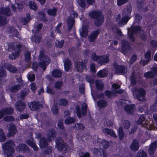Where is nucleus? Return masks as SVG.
I'll list each match as a JSON object with an SVG mask.
<instances>
[{
  "label": "nucleus",
  "instance_id": "nucleus-12",
  "mask_svg": "<svg viewBox=\"0 0 157 157\" xmlns=\"http://www.w3.org/2000/svg\"><path fill=\"white\" fill-rule=\"evenodd\" d=\"M114 72L116 74L125 73L127 71V69L125 67L115 65H114Z\"/></svg>",
  "mask_w": 157,
  "mask_h": 157
},
{
  "label": "nucleus",
  "instance_id": "nucleus-60",
  "mask_svg": "<svg viewBox=\"0 0 157 157\" xmlns=\"http://www.w3.org/2000/svg\"><path fill=\"white\" fill-rule=\"evenodd\" d=\"M52 111L53 113L57 114L58 112V109L56 105H54L52 109Z\"/></svg>",
  "mask_w": 157,
  "mask_h": 157
},
{
  "label": "nucleus",
  "instance_id": "nucleus-18",
  "mask_svg": "<svg viewBox=\"0 0 157 157\" xmlns=\"http://www.w3.org/2000/svg\"><path fill=\"white\" fill-rule=\"evenodd\" d=\"M26 143L31 147L35 151L38 150V147L34 142L33 138H31L30 139L26 141Z\"/></svg>",
  "mask_w": 157,
  "mask_h": 157
},
{
  "label": "nucleus",
  "instance_id": "nucleus-34",
  "mask_svg": "<svg viewBox=\"0 0 157 157\" xmlns=\"http://www.w3.org/2000/svg\"><path fill=\"white\" fill-rule=\"evenodd\" d=\"M120 87V85H118L117 84H114L112 85V90L113 92H115L117 93H119L120 94L121 93L123 92V90H116L119 88Z\"/></svg>",
  "mask_w": 157,
  "mask_h": 157
},
{
  "label": "nucleus",
  "instance_id": "nucleus-24",
  "mask_svg": "<svg viewBox=\"0 0 157 157\" xmlns=\"http://www.w3.org/2000/svg\"><path fill=\"white\" fill-rule=\"evenodd\" d=\"M93 151L94 155L98 157L101 155V151L103 153V157H106L107 155L106 153L104 151H103L101 149L98 150V149L95 148L94 149Z\"/></svg>",
  "mask_w": 157,
  "mask_h": 157
},
{
  "label": "nucleus",
  "instance_id": "nucleus-57",
  "mask_svg": "<svg viewBox=\"0 0 157 157\" xmlns=\"http://www.w3.org/2000/svg\"><path fill=\"white\" fill-rule=\"evenodd\" d=\"M144 120V116L143 115H141L140 117L139 120L136 121V123L138 124H140L143 123Z\"/></svg>",
  "mask_w": 157,
  "mask_h": 157
},
{
  "label": "nucleus",
  "instance_id": "nucleus-55",
  "mask_svg": "<svg viewBox=\"0 0 157 157\" xmlns=\"http://www.w3.org/2000/svg\"><path fill=\"white\" fill-rule=\"evenodd\" d=\"M101 56H97L95 53H93L92 55V58L93 60L94 61H98L100 59Z\"/></svg>",
  "mask_w": 157,
  "mask_h": 157
},
{
  "label": "nucleus",
  "instance_id": "nucleus-54",
  "mask_svg": "<svg viewBox=\"0 0 157 157\" xmlns=\"http://www.w3.org/2000/svg\"><path fill=\"white\" fill-rule=\"evenodd\" d=\"M29 6L30 8L34 10H36V6L35 4L33 2L30 1L29 2Z\"/></svg>",
  "mask_w": 157,
  "mask_h": 157
},
{
  "label": "nucleus",
  "instance_id": "nucleus-10",
  "mask_svg": "<svg viewBox=\"0 0 157 157\" xmlns=\"http://www.w3.org/2000/svg\"><path fill=\"white\" fill-rule=\"evenodd\" d=\"M86 61L85 60L77 62L75 64L76 69L79 72H82L84 70H86Z\"/></svg>",
  "mask_w": 157,
  "mask_h": 157
},
{
  "label": "nucleus",
  "instance_id": "nucleus-15",
  "mask_svg": "<svg viewBox=\"0 0 157 157\" xmlns=\"http://www.w3.org/2000/svg\"><path fill=\"white\" fill-rule=\"evenodd\" d=\"M17 132L15 126L14 125L10 126L9 132L7 134V136L10 137L14 136Z\"/></svg>",
  "mask_w": 157,
  "mask_h": 157
},
{
  "label": "nucleus",
  "instance_id": "nucleus-37",
  "mask_svg": "<svg viewBox=\"0 0 157 157\" xmlns=\"http://www.w3.org/2000/svg\"><path fill=\"white\" fill-rule=\"evenodd\" d=\"M23 7V6L21 4H18L16 3L14 5H12V8L13 11H16L17 10H20V9Z\"/></svg>",
  "mask_w": 157,
  "mask_h": 157
},
{
  "label": "nucleus",
  "instance_id": "nucleus-62",
  "mask_svg": "<svg viewBox=\"0 0 157 157\" xmlns=\"http://www.w3.org/2000/svg\"><path fill=\"white\" fill-rule=\"evenodd\" d=\"M63 43L64 41L63 40H61L60 41H58L57 43H56V46L57 47L61 48L62 47Z\"/></svg>",
  "mask_w": 157,
  "mask_h": 157
},
{
  "label": "nucleus",
  "instance_id": "nucleus-16",
  "mask_svg": "<svg viewBox=\"0 0 157 157\" xmlns=\"http://www.w3.org/2000/svg\"><path fill=\"white\" fill-rule=\"evenodd\" d=\"M87 28L86 26L83 25L82 28L80 29V34L82 37H85L88 35Z\"/></svg>",
  "mask_w": 157,
  "mask_h": 157
},
{
  "label": "nucleus",
  "instance_id": "nucleus-53",
  "mask_svg": "<svg viewBox=\"0 0 157 157\" xmlns=\"http://www.w3.org/2000/svg\"><path fill=\"white\" fill-rule=\"evenodd\" d=\"M30 53L28 52H26L25 54V60L26 62H29L30 60Z\"/></svg>",
  "mask_w": 157,
  "mask_h": 157
},
{
  "label": "nucleus",
  "instance_id": "nucleus-46",
  "mask_svg": "<svg viewBox=\"0 0 157 157\" xmlns=\"http://www.w3.org/2000/svg\"><path fill=\"white\" fill-rule=\"evenodd\" d=\"M98 106L100 107H104L107 106V102L104 100H101L98 101L97 102Z\"/></svg>",
  "mask_w": 157,
  "mask_h": 157
},
{
  "label": "nucleus",
  "instance_id": "nucleus-59",
  "mask_svg": "<svg viewBox=\"0 0 157 157\" xmlns=\"http://www.w3.org/2000/svg\"><path fill=\"white\" fill-rule=\"evenodd\" d=\"M77 2L79 5L82 7H84L85 6L86 4L84 0H78Z\"/></svg>",
  "mask_w": 157,
  "mask_h": 157
},
{
  "label": "nucleus",
  "instance_id": "nucleus-40",
  "mask_svg": "<svg viewBox=\"0 0 157 157\" xmlns=\"http://www.w3.org/2000/svg\"><path fill=\"white\" fill-rule=\"evenodd\" d=\"M47 145V142H46L45 139L42 138L40 142V146L41 148H43L46 147Z\"/></svg>",
  "mask_w": 157,
  "mask_h": 157
},
{
  "label": "nucleus",
  "instance_id": "nucleus-52",
  "mask_svg": "<svg viewBox=\"0 0 157 157\" xmlns=\"http://www.w3.org/2000/svg\"><path fill=\"white\" fill-rule=\"evenodd\" d=\"M123 125L124 129H127L129 128L130 126V124L128 121H125L124 122Z\"/></svg>",
  "mask_w": 157,
  "mask_h": 157
},
{
  "label": "nucleus",
  "instance_id": "nucleus-7",
  "mask_svg": "<svg viewBox=\"0 0 157 157\" xmlns=\"http://www.w3.org/2000/svg\"><path fill=\"white\" fill-rule=\"evenodd\" d=\"M11 14L10 8L7 7L2 9L0 10V25H3L6 24L7 22V20L6 18L2 16L3 15L10 16Z\"/></svg>",
  "mask_w": 157,
  "mask_h": 157
},
{
  "label": "nucleus",
  "instance_id": "nucleus-13",
  "mask_svg": "<svg viewBox=\"0 0 157 157\" xmlns=\"http://www.w3.org/2000/svg\"><path fill=\"white\" fill-rule=\"evenodd\" d=\"M151 53L149 51H147L144 55V59H142L140 63L144 65L147 64L151 60Z\"/></svg>",
  "mask_w": 157,
  "mask_h": 157
},
{
  "label": "nucleus",
  "instance_id": "nucleus-50",
  "mask_svg": "<svg viewBox=\"0 0 157 157\" xmlns=\"http://www.w3.org/2000/svg\"><path fill=\"white\" fill-rule=\"evenodd\" d=\"M56 12V9L54 8L52 9L48 10V14L50 16H55Z\"/></svg>",
  "mask_w": 157,
  "mask_h": 157
},
{
  "label": "nucleus",
  "instance_id": "nucleus-48",
  "mask_svg": "<svg viewBox=\"0 0 157 157\" xmlns=\"http://www.w3.org/2000/svg\"><path fill=\"white\" fill-rule=\"evenodd\" d=\"M75 121V118L68 117L65 120V122L66 124H70L74 122Z\"/></svg>",
  "mask_w": 157,
  "mask_h": 157
},
{
  "label": "nucleus",
  "instance_id": "nucleus-5",
  "mask_svg": "<svg viewBox=\"0 0 157 157\" xmlns=\"http://www.w3.org/2000/svg\"><path fill=\"white\" fill-rule=\"evenodd\" d=\"M90 17L95 18V24L97 26H100L102 23L103 21V17L101 15V13L98 11H92L89 13Z\"/></svg>",
  "mask_w": 157,
  "mask_h": 157
},
{
  "label": "nucleus",
  "instance_id": "nucleus-43",
  "mask_svg": "<svg viewBox=\"0 0 157 157\" xmlns=\"http://www.w3.org/2000/svg\"><path fill=\"white\" fill-rule=\"evenodd\" d=\"M96 86L97 89L102 90L104 87V85L101 81H97L96 82Z\"/></svg>",
  "mask_w": 157,
  "mask_h": 157
},
{
  "label": "nucleus",
  "instance_id": "nucleus-21",
  "mask_svg": "<svg viewBox=\"0 0 157 157\" xmlns=\"http://www.w3.org/2000/svg\"><path fill=\"white\" fill-rule=\"evenodd\" d=\"M19 82H20V84L15 85L10 88V91L11 92H15L21 88V85H22V80L20 78Z\"/></svg>",
  "mask_w": 157,
  "mask_h": 157
},
{
  "label": "nucleus",
  "instance_id": "nucleus-27",
  "mask_svg": "<svg viewBox=\"0 0 157 157\" xmlns=\"http://www.w3.org/2000/svg\"><path fill=\"white\" fill-rule=\"evenodd\" d=\"M99 33V30H97L92 33L89 36V40L90 41H94Z\"/></svg>",
  "mask_w": 157,
  "mask_h": 157
},
{
  "label": "nucleus",
  "instance_id": "nucleus-35",
  "mask_svg": "<svg viewBox=\"0 0 157 157\" xmlns=\"http://www.w3.org/2000/svg\"><path fill=\"white\" fill-rule=\"evenodd\" d=\"M63 62L64 63L65 69L66 71H67L70 69L71 64V62L68 59H67L64 60Z\"/></svg>",
  "mask_w": 157,
  "mask_h": 157
},
{
  "label": "nucleus",
  "instance_id": "nucleus-39",
  "mask_svg": "<svg viewBox=\"0 0 157 157\" xmlns=\"http://www.w3.org/2000/svg\"><path fill=\"white\" fill-rule=\"evenodd\" d=\"M122 46L121 48V49L122 50V52L124 54V49L125 51H126V48H128L129 47L128 43L127 41H122Z\"/></svg>",
  "mask_w": 157,
  "mask_h": 157
},
{
  "label": "nucleus",
  "instance_id": "nucleus-32",
  "mask_svg": "<svg viewBox=\"0 0 157 157\" xmlns=\"http://www.w3.org/2000/svg\"><path fill=\"white\" fill-rule=\"evenodd\" d=\"M74 23V19L72 17H69L67 20V24L68 27V29L70 30Z\"/></svg>",
  "mask_w": 157,
  "mask_h": 157
},
{
  "label": "nucleus",
  "instance_id": "nucleus-19",
  "mask_svg": "<svg viewBox=\"0 0 157 157\" xmlns=\"http://www.w3.org/2000/svg\"><path fill=\"white\" fill-rule=\"evenodd\" d=\"M15 106L17 110L19 111H21L25 108V105L24 102L21 101H18L16 103Z\"/></svg>",
  "mask_w": 157,
  "mask_h": 157
},
{
  "label": "nucleus",
  "instance_id": "nucleus-61",
  "mask_svg": "<svg viewBox=\"0 0 157 157\" xmlns=\"http://www.w3.org/2000/svg\"><path fill=\"white\" fill-rule=\"evenodd\" d=\"M59 104L60 105H65L67 104V101L65 99H61L59 101Z\"/></svg>",
  "mask_w": 157,
  "mask_h": 157
},
{
  "label": "nucleus",
  "instance_id": "nucleus-17",
  "mask_svg": "<svg viewBox=\"0 0 157 157\" xmlns=\"http://www.w3.org/2000/svg\"><path fill=\"white\" fill-rule=\"evenodd\" d=\"M102 131L105 134H108L115 138L117 137V136L115 133L112 129L105 128L103 129Z\"/></svg>",
  "mask_w": 157,
  "mask_h": 157
},
{
  "label": "nucleus",
  "instance_id": "nucleus-3",
  "mask_svg": "<svg viewBox=\"0 0 157 157\" xmlns=\"http://www.w3.org/2000/svg\"><path fill=\"white\" fill-rule=\"evenodd\" d=\"M21 45L18 44H15V43L10 44L9 45V50L11 51H13L14 50V52H13L10 55L9 57L11 59H15L18 57L19 56V53L20 51L21 50L20 48Z\"/></svg>",
  "mask_w": 157,
  "mask_h": 157
},
{
  "label": "nucleus",
  "instance_id": "nucleus-38",
  "mask_svg": "<svg viewBox=\"0 0 157 157\" xmlns=\"http://www.w3.org/2000/svg\"><path fill=\"white\" fill-rule=\"evenodd\" d=\"M28 149V147L24 144H20L16 148V150L17 151H25Z\"/></svg>",
  "mask_w": 157,
  "mask_h": 157
},
{
  "label": "nucleus",
  "instance_id": "nucleus-22",
  "mask_svg": "<svg viewBox=\"0 0 157 157\" xmlns=\"http://www.w3.org/2000/svg\"><path fill=\"white\" fill-rule=\"evenodd\" d=\"M109 56L108 55L101 56L100 59L98 61V63L101 65H102L109 61Z\"/></svg>",
  "mask_w": 157,
  "mask_h": 157
},
{
  "label": "nucleus",
  "instance_id": "nucleus-30",
  "mask_svg": "<svg viewBox=\"0 0 157 157\" xmlns=\"http://www.w3.org/2000/svg\"><path fill=\"white\" fill-rule=\"evenodd\" d=\"M62 74L61 71L58 69H54L52 72V76L56 78L60 77L62 76Z\"/></svg>",
  "mask_w": 157,
  "mask_h": 157
},
{
  "label": "nucleus",
  "instance_id": "nucleus-4",
  "mask_svg": "<svg viewBox=\"0 0 157 157\" xmlns=\"http://www.w3.org/2000/svg\"><path fill=\"white\" fill-rule=\"evenodd\" d=\"M132 91L133 96L138 100L143 101L144 99L145 92L143 89L139 87H133Z\"/></svg>",
  "mask_w": 157,
  "mask_h": 157
},
{
  "label": "nucleus",
  "instance_id": "nucleus-42",
  "mask_svg": "<svg viewBox=\"0 0 157 157\" xmlns=\"http://www.w3.org/2000/svg\"><path fill=\"white\" fill-rule=\"evenodd\" d=\"M75 129L79 131H82L84 129V126L83 125L80 123H77L75 125Z\"/></svg>",
  "mask_w": 157,
  "mask_h": 157
},
{
  "label": "nucleus",
  "instance_id": "nucleus-44",
  "mask_svg": "<svg viewBox=\"0 0 157 157\" xmlns=\"http://www.w3.org/2000/svg\"><path fill=\"white\" fill-rule=\"evenodd\" d=\"M6 139V136L3 132V130L0 129V141L3 142Z\"/></svg>",
  "mask_w": 157,
  "mask_h": 157
},
{
  "label": "nucleus",
  "instance_id": "nucleus-47",
  "mask_svg": "<svg viewBox=\"0 0 157 157\" xmlns=\"http://www.w3.org/2000/svg\"><path fill=\"white\" fill-rule=\"evenodd\" d=\"M136 157H147L146 153L142 150H140L137 153Z\"/></svg>",
  "mask_w": 157,
  "mask_h": 157
},
{
  "label": "nucleus",
  "instance_id": "nucleus-29",
  "mask_svg": "<svg viewBox=\"0 0 157 157\" xmlns=\"http://www.w3.org/2000/svg\"><path fill=\"white\" fill-rule=\"evenodd\" d=\"M13 112V110L12 108H8L2 109L1 111V113H3L4 116L6 114H12Z\"/></svg>",
  "mask_w": 157,
  "mask_h": 157
},
{
  "label": "nucleus",
  "instance_id": "nucleus-2",
  "mask_svg": "<svg viewBox=\"0 0 157 157\" xmlns=\"http://www.w3.org/2000/svg\"><path fill=\"white\" fill-rule=\"evenodd\" d=\"M131 10V7L130 6H129L128 7L125 14L123 15V17L121 19H120V14L117 16L116 18V21L118 22V23L121 26H122V24L123 23L126 24L130 19L129 16L130 14Z\"/></svg>",
  "mask_w": 157,
  "mask_h": 157
},
{
  "label": "nucleus",
  "instance_id": "nucleus-31",
  "mask_svg": "<svg viewBox=\"0 0 157 157\" xmlns=\"http://www.w3.org/2000/svg\"><path fill=\"white\" fill-rule=\"evenodd\" d=\"M108 74V71L106 69H103L98 72L97 76L99 77H103L107 76Z\"/></svg>",
  "mask_w": 157,
  "mask_h": 157
},
{
  "label": "nucleus",
  "instance_id": "nucleus-8",
  "mask_svg": "<svg viewBox=\"0 0 157 157\" xmlns=\"http://www.w3.org/2000/svg\"><path fill=\"white\" fill-rule=\"evenodd\" d=\"M56 147L60 150H62L67 151L69 150V147H68L67 144L63 143L62 139L59 138L56 139Z\"/></svg>",
  "mask_w": 157,
  "mask_h": 157
},
{
  "label": "nucleus",
  "instance_id": "nucleus-41",
  "mask_svg": "<svg viewBox=\"0 0 157 157\" xmlns=\"http://www.w3.org/2000/svg\"><path fill=\"white\" fill-rule=\"evenodd\" d=\"M43 25L40 24H38L36 27L33 29V32L34 34H35L39 33Z\"/></svg>",
  "mask_w": 157,
  "mask_h": 157
},
{
  "label": "nucleus",
  "instance_id": "nucleus-49",
  "mask_svg": "<svg viewBox=\"0 0 157 157\" xmlns=\"http://www.w3.org/2000/svg\"><path fill=\"white\" fill-rule=\"evenodd\" d=\"M41 38V36H37L35 35L33 36L32 38V40L33 41L35 42L36 43H38L40 41V39Z\"/></svg>",
  "mask_w": 157,
  "mask_h": 157
},
{
  "label": "nucleus",
  "instance_id": "nucleus-36",
  "mask_svg": "<svg viewBox=\"0 0 157 157\" xmlns=\"http://www.w3.org/2000/svg\"><path fill=\"white\" fill-rule=\"evenodd\" d=\"M6 32L8 33H12L14 36H17V31L15 30L13 27H10L7 29Z\"/></svg>",
  "mask_w": 157,
  "mask_h": 157
},
{
  "label": "nucleus",
  "instance_id": "nucleus-14",
  "mask_svg": "<svg viewBox=\"0 0 157 157\" xmlns=\"http://www.w3.org/2000/svg\"><path fill=\"white\" fill-rule=\"evenodd\" d=\"M157 75V68H154L151 72H148L144 73V76L146 78H151Z\"/></svg>",
  "mask_w": 157,
  "mask_h": 157
},
{
  "label": "nucleus",
  "instance_id": "nucleus-11",
  "mask_svg": "<svg viewBox=\"0 0 157 157\" xmlns=\"http://www.w3.org/2000/svg\"><path fill=\"white\" fill-rule=\"evenodd\" d=\"M87 105L86 103H84L82 105V112H81L79 106H77L76 107L77 115L79 118L81 117V115L84 116L86 112Z\"/></svg>",
  "mask_w": 157,
  "mask_h": 157
},
{
  "label": "nucleus",
  "instance_id": "nucleus-56",
  "mask_svg": "<svg viewBox=\"0 0 157 157\" xmlns=\"http://www.w3.org/2000/svg\"><path fill=\"white\" fill-rule=\"evenodd\" d=\"M5 71L3 69L0 70V80H2L6 76Z\"/></svg>",
  "mask_w": 157,
  "mask_h": 157
},
{
  "label": "nucleus",
  "instance_id": "nucleus-6",
  "mask_svg": "<svg viewBox=\"0 0 157 157\" xmlns=\"http://www.w3.org/2000/svg\"><path fill=\"white\" fill-rule=\"evenodd\" d=\"M39 57V65L44 71L46 69V65L50 63V59L47 56L41 52H40Z\"/></svg>",
  "mask_w": 157,
  "mask_h": 157
},
{
  "label": "nucleus",
  "instance_id": "nucleus-33",
  "mask_svg": "<svg viewBox=\"0 0 157 157\" xmlns=\"http://www.w3.org/2000/svg\"><path fill=\"white\" fill-rule=\"evenodd\" d=\"M55 132L54 130H49L47 135L48 139L49 140L53 139L55 136Z\"/></svg>",
  "mask_w": 157,
  "mask_h": 157
},
{
  "label": "nucleus",
  "instance_id": "nucleus-64",
  "mask_svg": "<svg viewBox=\"0 0 157 157\" xmlns=\"http://www.w3.org/2000/svg\"><path fill=\"white\" fill-rule=\"evenodd\" d=\"M157 85V79H154L150 83L151 86L154 87Z\"/></svg>",
  "mask_w": 157,
  "mask_h": 157
},
{
  "label": "nucleus",
  "instance_id": "nucleus-9",
  "mask_svg": "<svg viewBox=\"0 0 157 157\" xmlns=\"http://www.w3.org/2000/svg\"><path fill=\"white\" fill-rule=\"evenodd\" d=\"M121 102L122 104L123 105L126 104L124 107V110L128 113H132L134 111V105H130V102L127 100H121Z\"/></svg>",
  "mask_w": 157,
  "mask_h": 157
},
{
  "label": "nucleus",
  "instance_id": "nucleus-26",
  "mask_svg": "<svg viewBox=\"0 0 157 157\" xmlns=\"http://www.w3.org/2000/svg\"><path fill=\"white\" fill-rule=\"evenodd\" d=\"M157 146V141H155L151 145L149 150L150 155H152L154 152Z\"/></svg>",
  "mask_w": 157,
  "mask_h": 157
},
{
  "label": "nucleus",
  "instance_id": "nucleus-23",
  "mask_svg": "<svg viewBox=\"0 0 157 157\" xmlns=\"http://www.w3.org/2000/svg\"><path fill=\"white\" fill-rule=\"evenodd\" d=\"M28 105L29 107L32 110H35L39 108V103L35 101L29 103Z\"/></svg>",
  "mask_w": 157,
  "mask_h": 157
},
{
  "label": "nucleus",
  "instance_id": "nucleus-63",
  "mask_svg": "<svg viewBox=\"0 0 157 157\" xmlns=\"http://www.w3.org/2000/svg\"><path fill=\"white\" fill-rule=\"evenodd\" d=\"M128 0H117V4L119 6H121L123 4L126 2Z\"/></svg>",
  "mask_w": 157,
  "mask_h": 157
},
{
  "label": "nucleus",
  "instance_id": "nucleus-20",
  "mask_svg": "<svg viewBox=\"0 0 157 157\" xmlns=\"http://www.w3.org/2000/svg\"><path fill=\"white\" fill-rule=\"evenodd\" d=\"M139 147L138 141L136 140H134L130 146V148L132 151H136L138 149Z\"/></svg>",
  "mask_w": 157,
  "mask_h": 157
},
{
  "label": "nucleus",
  "instance_id": "nucleus-51",
  "mask_svg": "<svg viewBox=\"0 0 157 157\" xmlns=\"http://www.w3.org/2000/svg\"><path fill=\"white\" fill-rule=\"evenodd\" d=\"M153 90H154L155 91V93H157V90H156L153 88ZM157 106V96L155 100V102L154 105H152L151 106L150 108V109L152 111H155L156 110L155 106Z\"/></svg>",
  "mask_w": 157,
  "mask_h": 157
},
{
  "label": "nucleus",
  "instance_id": "nucleus-25",
  "mask_svg": "<svg viewBox=\"0 0 157 157\" xmlns=\"http://www.w3.org/2000/svg\"><path fill=\"white\" fill-rule=\"evenodd\" d=\"M98 141V143H100L101 145L104 148H107L109 146V143L107 140L99 139Z\"/></svg>",
  "mask_w": 157,
  "mask_h": 157
},
{
  "label": "nucleus",
  "instance_id": "nucleus-1",
  "mask_svg": "<svg viewBox=\"0 0 157 157\" xmlns=\"http://www.w3.org/2000/svg\"><path fill=\"white\" fill-rule=\"evenodd\" d=\"M14 143L12 140L7 141L4 144L2 145V147L5 151V156L6 157H13L12 154L14 153L13 148Z\"/></svg>",
  "mask_w": 157,
  "mask_h": 157
},
{
  "label": "nucleus",
  "instance_id": "nucleus-28",
  "mask_svg": "<svg viewBox=\"0 0 157 157\" xmlns=\"http://www.w3.org/2000/svg\"><path fill=\"white\" fill-rule=\"evenodd\" d=\"M4 67L8 71L11 72H15L17 71L16 68L10 64H6Z\"/></svg>",
  "mask_w": 157,
  "mask_h": 157
},
{
  "label": "nucleus",
  "instance_id": "nucleus-58",
  "mask_svg": "<svg viewBox=\"0 0 157 157\" xmlns=\"http://www.w3.org/2000/svg\"><path fill=\"white\" fill-rule=\"evenodd\" d=\"M4 120L6 121H10L14 120V118L11 116H6L4 118Z\"/></svg>",
  "mask_w": 157,
  "mask_h": 157
},
{
  "label": "nucleus",
  "instance_id": "nucleus-45",
  "mask_svg": "<svg viewBox=\"0 0 157 157\" xmlns=\"http://www.w3.org/2000/svg\"><path fill=\"white\" fill-rule=\"evenodd\" d=\"M118 133L120 140H122L124 137V134L123 132V128L122 127L119 128L118 130Z\"/></svg>",
  "mask_w": 157,
  "mask_h": 157
}]
</instances>
